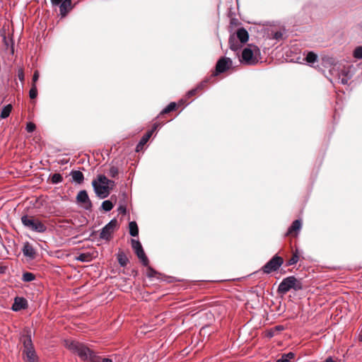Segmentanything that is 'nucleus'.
I'll return each instance as SVG.
<instances>
[{
  "mask_svg": "<svg viewBox=\"0 0 362 362\" xmlns=\"http://www.w3.org/2000/svg\"><path fill=\"white\" fill-rule=\"evenodd\" d=\"M64 346L71 351L77 354L83 361L99 362L100 360V357L95 352L79 341L67 339L64 341Z\"/></svg>",
  "mask_w": 362,
  "mask_h": 362,
  "instance_id": "1",
  "label": "nucleus"
},
{
  "mask_svg": "<svg viewBox=\"0 0 362 362\" xmlns=\"http://www.w3.org/2000/svg\"><path fill=\"white\" fill-rule=\"evenodd\" d=\"M92 185L96 195L100 199H105L109 196L111 189L115 186V182L104 175H99L97 180L92 181Z\"/></svg>",
  "mask_w": 362,
  "mask_h": 362,
  "instance_id": "2",
  "label": "nucleus"
},
{
  "mask_svg": "<svg viewBox=\"0 0 362 362\" xmlns=\"http://www.w3.org/2000/svg\"><path fill=\"white\" fill-rule=\"evenodd\" d=\"M303 288V284L300 280L296 279L293 276H291L282 280V281L279 285L277 292L278 293L285 294L291 289L300 291L302 290Z\"/></svg>",
  "mask_w": 362,
  "mask_h": 362,
  "instance_id": "3",
  "label": "nucleus"
},
{
  "mask_svg": "<svg viewBox=\"0 0 362 362\" xmlns=\"http://www.w3.org/2000/svg\"><path fill=\"white\" fill-rule=\"evenodd\" d=\"M21 222L25 227L35 232L44 233L47 230V226L40 219L33 216H23Z\"/></svg>",
  "mask_w": 362,
  "mask_h": 362,
  "instance_id": "4",
  "label": "nucleus"
},
{
  "mask_svg": "<svg viewBox=\"0 0 362 362\" xmlns=\"http://www.w3.org/2000/svg\"><path fill=\"white\" fill-rule=\"evenodd\" d=\"M21 341L24 347L23 354L25 356V360L27 362H37L30 336L28 334L23 336Z\"/></svg>",
  "mask_w": 362,
  "mask_h": 362,
  "instance_id": "5",
  "label": "nucleus"
},
{
  "mask_svg": "<svg viewBox=\"0 0 362 362\" xmlns=\"http://www.w3.org/2000/svg\"><path fill=\"white\" fill-rule=\"evenodd\" d=\"M284 264L283 257L275 255L268 262H267L262 267V271L264 274H270L277 271Z\"/></svg>",
  "mask_w": 362,
  "mask_h": 362,
  "instance_id": "6",
  "label": "nucleus"
},
{
  "mask_svg": "<svg viewBox=\"0 0 362 362\" xmlns=\"http://www.w3.org/2000/svg\"><path fill=\"white\" fill-rule=\"evenodd\" d=\"M233 66L232 60L226 57H221L216 62L215 72L213 76H217L221 73L230 69Z\"/></svg>",
  "mask_w": 362,
  "mask_h": 362,
  "instance_id": "7",
  "label": "nucleus"
},
{
  "mask_svg": "<svg viewBox=\"0 0 362 362\" xmlns=\"http://www.w3.org/2000/svg\"><path fill=\"white\" fill-rule=\"evenodd\" d=\"M132 247L142 264L144 266L148 267L149 261L144 251L141 243L139 240L132 239Z\"/></svg>",
  "mask_w": 362,
  "mask_h": 362,
  "instance_id": "8",
  "label": "nucleus"
},
{
  "mask_svg": "<svg viewBox=\"0 0 362 362\" xmlns=\"http://www.w3.org/2000/svg\"><path fill=\"white\" fill-rule=\"evenodd\" d=\"M117 226V221L115 218L111 220L105 226H104L100 233V238L103 240H110L112 234Z\"/></svg>",
  "mask_w": 362,
  "mask_h": 362,
  "instance_id": "9",
  "label": "nucleus"
},
{
  "mask_svg": "<svg viewBox=\"0 0 362 362\" xmlns=\"http://www.w3.org/2000/svg\"><path fill=\"white\" fill-rule=\"evenodd\" d=\"M76 202L86 210H91L93 204L86 190H81L76 196Z\"/></svg>",
  "mask_w": 362,
  "mask_h": 362,
  "instance_id": "10",
  "label": "nucleus"
},
{
  "mask_svg": "<svg viewBox=\"0 0 362 362\" xmlns=\"http://www.w3.org/2000/svg\"><path fill=\"white\" fill-rule=\"evenodd\" d=\"M243 62L248 65H254L258 62V60L254 57V50L250 47H245L242 52Z\"/></svg>",
  "mask_w": 362,
  "mask_h": 362,
  "instance_id": "11",
  "label": "nucleus"
},
{
  "mask_svg": "<svg viewBox=\"0 0 362 362\" xmlns=\"http://www.w3.org/2000/svg\"><path fill=\"white\" fill-rule=\"evenodd\" d=\"M160 125V123H155L152 127V129L148 131L141 139L139 143L136 146V151H139L142 149L143 146L148 142L153 132L157 129V128Z\"/></svg>",
  "mask_w": 362,
  "mask_h": 362,
  "instance_id": "12",
  "label": "nucleus"
},
{
  "mask_svg": "<svg viewBox=\"0 0 362 362\" xmlns=\"http://www.w3.org/2000/svg\"><path fill=\"white\" fill-rule=\"evenodd\" d=\"M301 228V221L300 220L294 221L291 226L288 228L286 235L296 237L299 230Z\"/></svg>",
  "mask_w": 362,
  "mask_h": 362,
  "instance_id": "13",
  "label": "nucleus"
},
{
  "mask_svg": "<svg viewBox=\"0 0 362 362\" xmlns=\"http://www.w3.org/2000/svg\"><path fill=\"white\" fill-rule=\"evenodd\" d=\"M59 6L61 16L65 17L73 8L72 1L71 0H62Z\"/></svg>",
  "mask_w": 362,
  "mask_h": 362,
  "instance_id": "14",
  "label": "nucleus"
},
{
  "mask_svg": "<svg viewBox=\"0 0 362 362\" xmlns=\"http://www.w3.org/2000/svg\"><path fill=\"white\" fill-rule=\"evenodd\" d=\"M28 306V302L24 298L16 297L14 300V303L12 305V310L14 311H18L22 309L26 308Z\"/></svg>",
  "mask_w": 362,
  "mask_h": 362,
  "instance_id": "15",
  "label": "nucleus"
},
{
  "mask_svg": "<svg viewBox=\"0 0 362 362\" xmlns=\"http://www.w3.org/2000/svg\"><path fill=\"white\" fill-rule=\"evenodd\" d=\"M23 252L25 256L28 257L30 259H34L36 255L33 247L28 243H25L23 248Z\"/></svg>",
  "mask_w": 362,
  "mask_h": 362,
  "instance_id": "16",
  "label": "nucleus"
},
{
  "mask_svg": "<svg viewBox=\"0 0 362 362\" xmlns=\"http://www.w3.org/2000/svg\"><path fill=\"white\" fill-rule=\"evenodd\" d=\"M237 38L240 40V42L243 44L247 42L249 39V34L247 31L244 28H240L238 29L236 32Z\"/></svg>",
  "mask_w": 362,
  "mask_h": 362,
  "instance_id": "17",
  "label": "nucleus"
},
{
  "mask_svg": "<svg viewBox=\"0 0 362 362\" xmlns=\"http://www.w3.org/2000/svg\"><path fill=\"white\" fill-rule=\"evenodd\" d=\"M117 261L121 267H126L129 263V258L125 255V253L119 250L118 253L117 254Z\"/></svg>",
  "mask_w": 362,
  "mask_h": 362,
  "instance_id": "18",
  "label": "nucleus"
},
{
  "mask_svg": "<svg viewBox=\"0 0 362 362\" xmlns=\"http://www.w3.org/2000/svg\"><path fill=\"white\" fill-rule=\"evenodd\" d=\"M74 182L78 184H81L83 182V174L79 170H72L70 174Z\"/></svg>",
  "mask_w": 362,
  "mask_h": 362,
  "instance_id": "19",
  "label": "nucleus"
},
{
  "mask_svg": "<svg viewBox=\"0 0 362 362\" xmlns=\"http://www.w3.org/2000/svg\"><path fill=\"white\" fill-rule=\"evenodd\" d=\"M93 258V254L90 252L81 253L76 257V259L81 262H90Z\"/></svg>",
  "mask_w": 362,
  "mask_h": 362,
  "instance_id": "20",
  "label": "nucleus"
},
{
  "mask_svg": "<svg viewBox=\"0 0 362 362\" xmlns=\"http://www.w3.org/2000/svg\"><path fill=\"white\" fill-rule=\"evenodd\" d=\"M177 105L175 102L170 103L167 107H165L160 113L159 117H162L163 115L168 114L172 111H174L177 109Z\"/></svg>",
  "mask_w": 362,
  "mask_h": 362,
  "instance_id": "21",
  "label": "nucleus"
},
{
  "mask_svg": "<svg viewBox=\"0 0 362 362\" xmlns=\"http://www.w3.org/2000/svg\"><path fill=\"white\" fill-rule=\"evenodd\" d=\"M129 233L132 236L136 237L139 235V228L135 221H132L129 224Z\"/></svg>",
  "mask_w": 362,
  "mask_h": 362,
  "instance_id": "22",
  "label": "nucleus"
},
{
  "mask_svg": "<svg viewBox=\"0 0 362 362\" xmlns=\"http://www.w3.org/2000/svg\"><path fill=\"white\" fill-rule=\"evenodd\" d=\"M228 43H229V45H230V48L232 50L236 51L238 49H240V45L238 44V42H237L236 38L233 35H231L230 37L229 40H228Z\"/></svg>",
  "mask_w": 362,
  "mask_h": 362,
  "instance_id": "23",
  "label": "nucleus"
},
{
  "mask_svg": "<svg viewBox=\"0 0 362 362\" xmlns=\"http://www.w3.org/2000/svg\"><path fill=\"white\" fill-rule=\"evenodd\" d=\"M12 109H13V107L11 104H8V105H6L5 107H4V108L1 112V115H0L1 118L5 119V118L8 117L9 116V115L11 114Z\"/></svg>",
  "mask_w": 362,
  "mask_h": 362,
  "instance_id": "24",
  "label": "nucleus"
},
{
  "mask_svg": "<svg viewBox=\"0 0 362 362\" xmlns=\"http://www.w3.org/2000/svg\"><path fill=\"white\" fill-rule=\"evenodd\" d=\"M299 260V254L298 250L293 252L292 257L288 260L287 266H291L296 264Z\"/></svg>",
  "mask_w": 362,
  "mask_h": 362,
  "instance_id": "25",
  "label": "nucleus"
},
{
  "mask_svg": "<svg viewBox=\"0 0 362 362\" xmlns=\"http://www.w3.org/2000/svg\"><path fill=\"white\" fill-rule=\"evenodd\" d=\"M114 205L110 200H105L102 203L101 208L105 211H110L112 209Z\"/></svg>",
  "mask_w": 362,
  "mask_h": 362,
  "instance_id": "26",
  "label": "nucleus"
},
{
  "mask_svg": "<svg viewBox=\"0 0 362 362\" xmlns=\"http://www.w3.org/2000/svg\"><path fill=\"white\" fill-rule=\"evenodd\" d=\"M308 63H315L317 60V55L313 52H309L305 57Z\"/></svg>",
  "mask_w": 362,
  "mask_h": 362,
  "instance_id": "27",
  "label": "nucleus"
},
{
  "mask_svg": "<svg viewBox=\"0 0 362 362\" xmlns=\"http://www.w3.org/2000/svg\"><path fill=\"white\" fill-rule=\"evenodd\" d=\"M35 279V275L30 272H25L23 274L22 280L25 282H30Z\"/></svg>",
  "mask_w": 362,
  "mask_h": 362,
  "instance_id": "28",
  "label": "nucleus"
},
{
  "mask_svg": "<svg viewBox=\"0 0 362 362\" xmlns=\"http://www.w3.org/2000/svg\"><path fill=\"white\" fill-rule=\"evenodd\" d=\"M146 274H147L148 277H149V278H153V277L158 278V276L160 275V274H159L158 272H156L155 269H153L151 267H148L147 271H146Z\"/></svg>",
  "mask_w": 362,
  "mask_h": 362,
  "instance_id": "29",
  "label": "nucleus"
},
{
  "mask_svg": "<svg viewBox=\"0 0 362 362\" xmlns=\"http://www.w3.org/2000/svg\"><path fill=\"white\" fill-rule=\"evenodd\" d=\"M37 96V89L36 84H32L31 88L29 91V97L30 99H35Z\"/></svg>",
  "mask_w": 362,
  "mask_h": 362,
  "instance_id": "30",
  "label": "nucleus"
},
{
  "mask_svg": "<svg viewBox=\"0 0 362 362\" xmlns=\"http://www.w3.org/2000/svg\"><path fill=\"white\" fill-rule=\"evenodd\" d=\"M63 180L62 176L59 173H54L51 177V182L53 184H57Z\"/></svg>",
  "mask_w": 362,
  "mask_h": 362,
  "instance_id": "31",
  "label": "nucleus"
},
{
  "mask_svg": "<svg viewBox=\"0 0 362 362\" xmlns=\"http://www.w3.org/2000/svg\"><path fill=\"white\" fill-rule=\"evenodd\" d=\"M354 57L356 59H362V46L357 47L354 49Z\"/></svg>",
  "mask_w": 362,
  "mask_h": 362,
  "instance_id": "32",
  "label": "nucleus"
},
{
  "mask_svg": "<svg viewBox=\"0 0 362 362\" xmlns=\"http://www.w3.org/2000/svg\"><path fill=\"white\" fill-rule=\"evenodd\" d=\"M119 173L118 168L115 166H111L109 170V175L112 177H116Z\"/></svg>",
  "mask_w": 362,
  "mask_h": 362,
  "instance_id": "33",
  "label": "nucleus"
},
{
  "mask_svg": "<svg viewBox=\"0 0 362 362\" xmlns=\"http://www.w3.org/2000/svg\"><path fill=\"white\" fill-rule=\"evenodd\" d=\"M199 92V88L196 87L187 93L186 98H190L191 97L196 95Z\"/></svg>",
  "mask_w": 362,
  "mask_h": 362,
  "instance_id": "34",
  "label": "nucleus"
},
{
  "mask_svg": "<svg viewBox=\"0 0 362 362\" xmlns=\"http://www.w3.org/2000/svg\"><path fill=\"white\" fill-rule=\"evenodd\" d=\"M36 127L33 122H28L26 126V130L28 132H33L35 131Z\"/></svg>",
  "mask_w": 362,
  "mask_h": 362,
  "instance_id": "35",
  "label": "nucleus"
},
{
  "mask_svg": "<svg viewBox=\"0 0 362 362\" xmlns=\"http://www.w3.org/2000/svg\"><path fill=\"white\" fill-rule=\"evenodd\" d=\"M18 78L21 81H24V72L22 68L18 70Z\"/></svg>",
  "mask_w": 362,
  "mask_h": 362,
  "instance_id": "36",
  "label": "nucleus"
},
{
  "mask_svg": "<svg viewBox=\"0 0 362 362\" xmlns=\"http://www.w3.org/2000/svg\"><path fill=\"white\" fill-rule=\"evenodd\" d=\"M38 78H39V72L37 71H35L33 76L32 84H36V82L37 81Z\"/></svg>",
  "mask_w": 362,
  "mask_h": 362,
  "instance_id": "37",
  "label": "nucleus"
},
{
  "mask_svg": "<svg viewBox=\"0 0 362 362\" xmlns=\"http://www.w3.org/2000/svg\"><path fill=\"white\" fill-rule=\"evenodd\" d=\"M206 83H207V81L206 80V81H203L199 85H197V88H199V91L202 90L206 86Z\"/></svg>",
  "mask_w": 362,
  "mask_h": 362,
  "instance_id": "38",
  "label": "nucleus"
},
{
  "mask_svg": "<svg viewBox=\"0 0 362 362\" xmlns=\"http://www.w3.org/2000/svg\"><path fill=\"white\" fill-rule=\"evenodd\" d=\"M118 211L119 213L122 214H125L126 212H127V209H126V206H124V205H120L119 207H118Z\"/></svg>",
  "mask_w": 362,
  "mask_h": 362,
  "instance_id": "39",
  "label": "nucleus"
},
{
  "mask_svg": "<svg viewBox=\"0 0 362 362\" xmlns=\"http://www.w3.org/2000/svg\"><path fill=\"white\" fill-rule=\"evenodd\" d=\"M52 6H58L60 3L62 1V0H50Z\"/></svg>",
  "mask_w": 362,
  "mask_h": 362,
  "instance_id": "40",
  "label": "nucleus"
},
{
  "mask_svg": "<svg viewBox=\"0 0 362 362\" xmlns=\"http://www.w3.org/2000/svg\"><path fill=\"white\" fill-rule=\"evenodd\" d=\"M276 362H291L284 355L281 358L278 359Z\"/></svg>",
  "mask_w": 362,
  "mask_h": 362,
  "instance_id": "41",
  "label": "nucleus"
},
{
  "mask_svg": "<svg viewBox=\"0 0 362 362\" xmlns=\"http://www.w3.org/2000/svg\"><path fill=\"white\" fill-rule=\"evenodd\" d=\"M287 358H288V360L290 361L291 358H293L294 357V354L292 353V352H290L287 354H284Z\"/></svg>",
  "mask_w": 362,
  "mask_h": 362,
  "instance_id": "42",
  "label": "nucleus"
},
{
  "mask_svg": "<svg viewBox=\"0 0 362 362\" xmlns=\"http://www.w3.org/2000/svg\"><path fill=\"white\" fill-rule=\"evenodd\" d=\"M324 362H336L331 357L327 358Z\"/></svg>",
  "mask_w": 362,
  "mask_h": 362,
  "instance_id": "43",
  "label": "nucleus"
},
{
  "mask_svg": "<svg viewBox=\"0 0 362 362\" xmlns=\"http://www.w3.org/2000/svg\"><path fill=\"white\" fill-rule=\"evenodd\" d=\"M103 362H112L111 359L110 358H104L103 360Z\"/></svg>",
  "mask_w": 362,
  "mask_h": 362,
  "instance_id": "44",
  "label": "nucleus"
},
{
  "mask_svg": "<svg viewBox=\"0 0 362 362\" xmlns=\"http://www.w3.org/2000/svg\"><path fill=\"white\" fill-rule=\"evenodd\" d=\"M341 83H342L343 84H346V83H347V80H346V79H345V78H342V79H341Z\"/></svg>",
  "mask_w": 362,
  "mask_h": 362,
  "instance_id": "45",
  "label": "nucleus"
},
{
  "mask_svg": "<svg viewBox=\"0 0 362 362\" xmlns=\"http://www.w3.org/2000/svg\"><path fill=\"white\" fill-rule=\"evenodd\" d=\"M281 33H276L275 34V38H276V39H277V38H278L279 36H281Z\"/></svg>",
  "mask_w": 362,
  "mask_h": 362,
  "instance_id": "46",
  "label": "nucleus"
},
{
  "mask_svg": "<svg viewBox=\"0 0 362 362\" xmlns=\"http://www.w3.org/2000/svg\"><path fill=\"white\" fill-rule=\"evenodd\" d=\"M276 329H283V327L281 326H278V327H276Z\"/></svg>",
  "mask_w": 362,
  "mask_h": 362,
  "instance_id": "47",
  "label": "nucleus"
},
{
  "mask_svg": "<svg viewBox=\"0 0 362 362\" xmlns=\"http://www.w3.org/2000/svg\"><path fill=\"white\" fill-rule=\"evenodd\" d=\"M360 28L362 30V23L360 24Z\"/></svg>",
  "mask_w": 362,
  "mask_h": 362,
  "instance_id": "48",
  "label": "nucleus"
},
{
  "mask_svg": "<svg viewBox=\"0 0 362 362\" xmlns=\"http://www.w3.org/2000/svg\"><path fill=\"white\" fill-rule=\"evenodd\" d=\"M254 49L258 50V48L256 46H254Z\"/></svg>",
  "mask_w": 362,
  "mask_h": 362,
  "instance_id": "49",
  "label": "nucleus"
}]
</instances>
